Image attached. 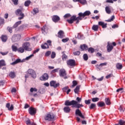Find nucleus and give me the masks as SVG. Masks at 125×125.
Wrapping results in <instances>:
<instances>
[{
    "instance_id": "40",
    "label": "nucleus",
    "mask_w": 125,
    "mask_h": 125,
    "mask_svg": "<svg viewBox=\"0 0 125 125\" xmlns=\"http://www.w3.org/2000/svg\"><path fill=\"white\" fill-rule=\"evenodd\" d=\"M114 19H115V16H112L110 19L107 20V21L111 22L112 21H114Z\"/></svg>"
},
{
    "instance_id": "15",
    "label": "nucleus",
    "mask_w": 125,
    "mask_h": 125,
    "mask_svg": "<svg viewBox=\"0 0 125 125\" xmlns=\"http://www.w3.org/2000/svg\"><path fill=\"white\" fill-rule=\"evenodd\" d=\"M58 37L60 38V39H63V38H65V34L64 32L62 30H60L59 31L58 33Z\"/></svg>"
},
{
    "instance_id": "25",
    "label": "nucleus",
    "mask_w": 125,
    "mask_h": 125,
    "mask_svg": "<svg viewBox=\"0 0 125 125\" xmlns=\"http://www.w3.org/2000/svg\"><path fill=\"white\" fill-rule=\"evenodd\" d=\"M32 57H34V54L30 55L28 57H27L25 59H24L21 62H24L25 60L27 61V60H30Z\"/></svg>"
},
{
    "instance_id": "31",
    "label": "nucleus",
    "mask_w": 125,
    "mask_h": 125,
    "mask_svg": "<svg viewBox=\"0 0 125 125\" xmlns=\"http://www.w3.org/2000/svg\"><path fill=\"white\" fill-rule=\"evenodd\" d=\"M9 77H10V78H11L12 79H14V78L16 77L15 72H11L9 73Z\"/></svg>"
},
{
    "instance_id": "62",
    "label": "nucleus",
    "mask_w": 125,
    "mask_h": 125,
    "mask_svg": "<svg viewBox=\"0 0 125 125\" xmlns=\"http://www.w3.org/2000/svg\"><path fill=\"white\" fill-rule=\"evenodd\" d=\"M65 18H69V17H71V14H66L64 16Z\"/></svg>"
},
{
    "instance_id": "43",
    "label": "nucleus",
    "mask_w": 125,
    "mask_h": 125,
    "mask_svg": "<svg viewBox=\"0 0 125 125\" xmlns=\"http://www.w3.org/2000/svg\"><path fill=\"white\" fill-rule=\"evenodd\" d=\"M88 52H90V53H93L94 52V49L92 47H90L88 49Z\"/></svg>"
},
{
    "instance_id": "53",
    "label": "nucleus",
    "mask_w": 125,
    "mask_h": 125,
    "mask_svg": "<svg viewBox=\"0 0 125 125\" xmlns=\"http://www.w3.org/2000/svg\"><path fill=\"white\" fill-rule=\"evenodd\" d=\"M91 101V100H85L84 102H85V104H86V105H89V104H90Z\"/></svg>"
},
{
    "instance_id": "56",
    "label": "nucleus",
    "mask_w": 125,
    "mask_h": 125,
    "mask_svg": "<svg viewBox=\"0 0 125 125\" xmlns=\"http://www.w3.org/2000/svg\"><path fill=\"white\" fill-rule=\"evenodd\" d=\"M68 41H69V39L68 38H66L62 39V42H67Z\"/></svg>"
},
{
    "instance_id": "49",
    "label": "nucleus",
    "mask_w": 125,
    "mask_h": 125,
    "mask_svg": "<svg viewBox=\"0 0 125 125\" xmlns=\"http://www.w3.org/2000/svg\"><path fill=\"white\" fill-rule=\"evenodd\" d=\"M72 83H73V84L72 85V87H74L78 84V83H77V81H73L72 82Z\"/></svg>"
},
{
    "instance_id": "51",
    "label": "nucleus",
    "mask_w": 125,
    "mask_h": 125,
    "mask_svg": "<svg viewBox=\"0 0 125 125\" xmlns=\"http://www.w3.org/2000/svg\"><path fill=\"white\" fill-rule=\"evenodd\" d=\"M33 91H35V92H37L38 91V89H37V88H30V92H33Z\"/></svg>"
},
{
    "instance_id": "60",
    "label": "nucleus",
    "mask_w": 125,
    "mask_h": 125,
    "mask_svg": "<svg viewBox=\"0 0 125 125\" xmlns=\"http://www.w3.org/2000/svg\"><path fill=\"white\" fill-rule=\"evenodd\" d=\"M13 109H14V106H13V104H11L8 110H9V111H13Z\"/></svg>"
},
{
    "instance_id": "7",
    "label": "nucleus",
    "mask_w": 125,
    "mask_h": 125,
    "mask_svg": "<svg viewBox=\"0 0 125 125\" xmlns=\"http://www.w3.org/2000/svg\"><path fill=\"white\" fill-rule=\"evenodd\" d=\"M27 74H28V75H30L33 79H36L37 78V74H36V71L34 70V69H28L27 70Z\"/></svg>"
},
{
    "instance_id": "63",
    "label": "nucleus",
    "mask_w": 125,
    "mask_h": 125,
    "mask_svg": "<svg viewBox=\"0 0 125 125\" xmlns=\"http://www.w3.org/2000/svg\"><path fill=\"white\" fill-rule=\"evenodd\" d=\"M111 77H113V74H110L108 75L105 77L106 79H110V78H111Z\"/></svg>"
},
{
    "instance_id": "16",
    "label": "nucleus",
    "mask_w": 125,
    "mask_h": 125,
    "mask_svg": "<svg viewBox=\"0 0 125 125\" xmlns=\"http://www.w3.org/2000/svg\"><path fill=\"white\" fill-rule=\"evenodd\" d=\"M29 113L30 115H32V116L35 115L36 113H37V110L35 108H34L33 107H30L29 109Z\"/></svg>"
},
{
    "instance_id": "47",
    "label": "nucleus",
    "mask_w": 125,
    "mask_h": 125,
    "mask_svg": "<svg viewBox=\"0 0 125 125\" xmlns=\"http://www.w3.org/2000/svg\"><path fill=\"white\" fill-rule=\"evenodd\" d=\"M79 2L82 4H85L86 3V0H80Z\"/></svg>"
},
{
    "instance_id": "55",
    "label": "nucleus",
    "mask_w": 125,
    "mask_h": 125,
    "mask_svg": "<svg viewBox=\"0 0 125 125\" xmlns=\"http://www.w3.org/2000/svg\"><path fill=\"white\" fill-rule=\"evenodd\" d=\"M67 56L65 55L64 54H63V55H62V60H63V61L66 60V59H67Z\"/></svg>"
},
{
    "instance_id": "22",
    "label": "nucleus",
    "mask_w": 125,
    "mask_h": 125,
    "mask_svg": "<svg viewBox=\"0 0 125 125\" xmlns=\"http://www.w3.org/2000/svg\"><path fill=\"white\" fill-rule=\"evenodd\" d=\"M116 68L118 70H122L123 69V64L119 62L116 64Z\"/></svg>"
},
{
    "instance_id": "9",
    "label": "nucleus",
    "mask_w": 125,
    "mask_h": 125,
    "mask_svg": "<svg viewBox=\"0 0 125 125\" xmlns=\"http://www.w3.org/2000/svg\"><path fill=\"white\" fill-rule=\"evenodd\" d=\"M21 39V35L20 34L14 35L12 36V42H17Z\"/></svg>"
},
{
    "instance_id": "29",
    "label": "nucleus",
    "mask_w": 125,
    "mask_h": 125,
    "mask_svg": "<svg viewBox=\"0 0 125 125\" xmlns=\"http://www.w3.org/2000/svg\"><path fill=\"white\" fill-rule=\"evenodd\" d=\"M98 25L95 24L93 25L92 27V29L93 30V31H95V32H97V31H98Z\"/></svg>"
},
{
    "instance_id": "39",
    "label": "nucleus",
    "mask_w": 125,
    "mask_h": 125,
    "mask_svg": "<svg viewBox=\"0 0 125 125\" xmlns=\"http://www.w3.org/2000/svg\"><path fill=\"white\" fill-rule=\"evenodd\" d=\"M83 58L84 60H85V61H87V60H88V56H87V54H84L83 55Z\"/></svg>"
},
{
    "instance_id": "3",
    "label": "nucleus",
    "mask_w": 125,
    "mask_h": 125,
    "mask_svg": "<svg viewBox=\"0 0 125 125\" xmlns=\"http://www.w3.org/2000/svg\"><path fill=\"white\" fill-rule=\"evenodd\" d=\"M90 14H91V13L89 11H86L83 13H79L78 14V18L80 20H83V18H84L85 16H89Z\"/></svg>"
},
{
    "instance_id": "6",
    "label": "nucleus",
    "mask_w": 125,
    "mask_h": 125,
    "mask_svg": "<svg viewBox=\"0 0 125 125\" xmlns=\"http://www.w3.org/2000/svg\"><path fill=\"white\" fill-rule=\"evenodd\" d=\"M54 118H55V115L53 113H49L45 116V120L50 122L51 121H54Z\"/></svg>"
},
{
    "instance_id": "10",
    "label": "nucleus",
    "mask_w": 125,
    "mask_h": 125,
    "mask_svg": "<svg viewBox=\"0 0 125 125\" xmlns=\"http://www.w3.org/2000/svg\"><path fill=\"white\" fill-rule=\"evenodd\" d=\"M48 78H49V76H48V74L47 73H44L40 78V80L41 81H47L48 80Z\"/></svg>"
},
{
    "instance_id": "42",
    "label": "nucleus",
    "mask_w": 125,
    "mask_h": 125,
    "mask_svg": "<svg viewBox=\"0 0 125 125\" xmlns=\"http://www.w3.org/2000/svg\"><path fill=\"white\" fill-rule=\"evenodd\" d=\"M50 54H51V51H47L45 54V56H46V57H48V56H49Z\"/></svg>"
},
{
    "instance_id": "28",
    "label": "nucleus",
    "mask_w": 125,
    "mask_h": 125,
    "mask_svg": "<svg viewBox=\"0 0 125 125\" xmlns=\"http://www.w3.org/2000/svg\"><path fill=\"white\" fill-rule=\"evenodd\" d=\"M1 40L3 42H5L7 41V37L5 35H2L1 37Z\"/></svg>"
},
{
    "instance_id": "38",
    "label": "nucleus",
    "mask_w": 125,
    "mask_h": 125,
    "mask_svg": "<svg viewBox=\"0 0 125 125\" xmlns=\"http://www.w3.org/2000/svg\"><path fill=\"white\" fill-rule=\"evenodd\" d=\"M79 91H80V86H77L75 89H74V92L75 93H78Z\"/></svg>"
},
{
    "instance_id": "26",
    "label": "nucleus",
    "mask_w": 125,
    "mask_h": 125,
    "mask_svg": "<svg viewBox=\"0 0 125 125\" xmlns=\"http://www.w3.org/2000/svg\"><path fill=\"white\" fill-rule=\"evenodd\" d=\"M20 62H23L22 61H21V59H18L16 60V61L11 63V65H15L18 63H20Z\"/></svg>"
},
{
    "instance_id": "44",
    "label": "nucleus",
    "mask_w": 125,
    "mask_h": 125,
    "mask_svg": "<svg viewBox=\"0 0 125 125\" xmlns=\"http://www.w3.org/2000/svg\"><path fill=\"white\" fill-rule=\"evenodd\" d=\"M55 56H56V54L55 52H52L51 55L52 59H54V58H55Z\"/></svg>"
},
{
    "instance_id": "30",
    "label": "nucleus",
    "mask_w": 125,
    "mask_h": 125,
    "mask_svg": "<svg viewBox=\"0 0 125 125\" xmlns=\"http://www.w3.org/2000/svg\"><path fill=\"white\" fill-rule=\"evenodd\" d=\"M25 51V49L23 47H21L18 49V52H20V53H23Z\"/></svg>"
},
{
    "instance_id": "27",
    "label": "nucleus",
    "mask_w": 125,
    "mask_h": 125,
    "mask_svg": "<svg viewBox=\"0 0 125 125\" xmlns=\"http://www.w3.org/2000/svg\"><path fill=\"white\" fill-rule=\"evenodd\" d=\"M21 23H22V21H17L13 25V28H17V27H18V26H19V25H20V24H21Z\"/></svg>"
},
{
    "instance_id": "59",
    "label": "nucleus",
    "mask_w": 125,
    "mask_h": 125,
    "mask_svg": "<svg viewBox=\"0 0 125 125\" xmlns=\"http://www.w3.org/2000/svg\"><path fill=\"white\" fill-rule=\"evenodd\" d=\"M12 1L15 5L18 4V0H12Z\"/></svg>"
},
{
    "instance_id": "35",
    "label": "nucleus",
    "mask_w": 125,
    "mask_h": 125,
    "mask_svg": "<svg viewBox=\"0 0 125 125\" xmlns=\"http://www.w3.org/2000/svg\"><path fill=\"white\" fill-rule=\"evenodd\" d=\"M105 102L106 105H110L111 104V102L110 101V99L109 98H105Z\"/></svg>"
},
{
    "instance_id": "58",
    "label": "nucleus",
    "mask_w": 125,
    "mask_h": 125,
    "mask_svg": "<svg viewBox=\"0 0 125 125\" xmlns=\"http://www.w3.org/2000/svg\"><path fill=\"white\" fill-rule=\"evenodd\" d=\"M73 54H74V55L79 56V55H80V54H81V52L80 51H77L76 52H74L73 53Z\"/></svg>"
},
{
    "instance_id": "33",
    "label": "nucleus",
    "mask_w": 125,
    "mask_h": 125,
    "mask_svg": "<svg viewBox=\"0 0 125 125\" xmlns=\"http://www.w3.org/2000/svg\"><path fill=\"white\" fill-rule=\"evenodd\" d=\"M77 38L79 40H84V37H83V35L82 34H78Z\"/></svg>"
},
{
    "instance_id": "24",
    "label": "nucleus",
    "mask_w": 125,
    "mask_h": 125,
    "mask_svg": "<svg viewBox=\"0 0 125 125\" xmlns=\"http://www.w3.org/2000/svg\"><path fill=\"white\" fill-rule=\"evenodd\" d=\"M64 112L65 113H70V111H71V108L69 106H65L63 108Z\"/></svg>"
},
{
    "instance_id": "34",
    "label": "nucleus",
    "mask_w": 125,
    "mask_h": 125,
    "mask_svg": "<svg viewBox=\"0 0 125 125\" xmlns=\"http://www.w3.org/2000/svg\"><path fill=\"white\" fill-rule=\"evenodd\" d=\"M12 49L13 51H15V52H16V51H18V48L14 45L12 46Z\"/></svg>"
},
{
    "instance_id": "18",
    "label": "nucleus",
    "mask_w": 125,
    "mask_h": 125,
    "mask_svg": "<svg viewBox=\"0 0 125 125\" xmlns=\"http://www.w3.org/2000/svg\"><path fill=\"white\" fill-rule=\"evenodd\" d=\"M98 24L99 25H100V26H102L103 29H105V28H107V23H104V22L99 21L98 22Z\"/></svg>"
},
{
    "instance_id": "21",
    "label": "nucleus",
    "mask_w": 125,
    "mask_h": 125,
    "mask_svg": "<svg viewBox=\"0 0 125 125\" xmlns=\"http://www.w3.org/2000/svg\"><path fill=\"white\" fill-rule=\"evenodd\" d=\"M81 49H82V50H87V49H88V47H87V45H86V44H83V45H81L80 46Z\"/></svg>"
},
{
    "instance_id": "54",
    "label": "nucleus",
    "mask_w": 125,
    "mask_h": 125,
    "mask_svg": "<svg viewBox=\"0 0 125 125\" xmlns=\"http://www.w3.org/2000/svg\"><path fill=\"white\" fill-rule=\"evenodd\" d=\"M119 110H120V112H121V113H124L125 112V109H124V108H123V106H122V105H120V106L119 107Z\"/></svg>"
},
{
    "instance_id": "2",
    "label": "nucleus",
    "mask_w": 125,
    "mask_h": 125,
    "mask_svg": "<svg viewBox=\"0 0 125 125\" xmlns=\"http://www.w3.org/2000/svg\"><path fill=\"white\" fill-rule=\"evenodd\" d=\"M67 21L69 24H73L74 21H76V24H79L80 19L79 17H77L76 16H73L70 18V20H67Z\"/></svg>"
},
{
    "instance_id": "57",
    "label": "nucleus",
    "mask_w": 125,
    "mask_h": 125,
    "mask_svg": "<svg viewBox=\"0 0 125 125\" xmlns=\"http://www.w3.org/2000/svg\"><path fill=\"white\" fill-rule=\"evenodd\" d=\"M33 12H34L35 14H36V13H39V9L37 8L33 9Z\"/></svg>"
},
{
    "instance_id": "5",
    "label": "nucleus",
    "mask_w": 125,
    "mask_h": 125,
    "mask_svg": "<svg viewBox=\"0 0 125 125\" xmlns=\"http://www.w3.org/2000/svg\"><path fill=\"white\" fill-rule=\"evenodd\" d=\"M16 14L18 16H21L18 18L19 20H22V19H24V17L25 16V15L24 14V13H22V10L19 9H17L16 11Z\"/></svg>"
},
{
    "instance_id": "37",
    "label": "nucleus",
    "mask_w": 125,
    "mask_h": 125,
    "mask_svg": "<svg viewBox=\"0 0 125 125\" xmlns=\"http://www.w3.org/2000/svg\"><path fill=\"white\" fill-rule=\"evenodd\" d=\"M30 4H31V1L30 0H27L24 2L25 6H28Z\"/></svg>"
},
{
    "instance_id": "46",
    "label": "nucleus",
    "mask_w": 125,
    "mask_h": 125,
    "mask_svg": "<svg viewBox=\"0 0 125 125\" xmlns=\"http://www.w3.org/2000/svg\"><path fill=\"white\" fill-rule=\"evenodd\" d=\"M76 100L77 101V102L78 103V104H80L79 103H81V102H82V98L78 97L76 98Z\"/></svg>"
},
{
    "instance_id": "32",
    "label": "nucleus",
    "mask_w": 125,
    "mask_h": 125,
    "mask_svg": "<svg viewBox=\"0 0 125 125\" xmlns=\"http://www.w3.org/2000/svg\"><path fill=\"white\" fill-rule=\"evenodd\" d=\"M97 105L98 107H103L105 105V103H104V102H100L98 103Z\"/></svg>"
},
{
    "instance_id": "14",
    "label": "nucleus",
    "mask_w": 125,
    "mask_h": 125,
    "mask_svg": "<svg viewBox=\"0 0 125 125\" xmlns=\"http://www.w3.org/2000/svg\"><path fill=\"white\" fill-rule=\"evenodd\" d=\"M52 20L55 23H57L58 21H60V17L57 15H54L52 17Z\"/></svg>"
},
{
    "instance_id": "61",
    "label": "nucleus",
    "mask_w": 125,
    "mask_h": 125,
    "mask_svg": "<svg viewBox=\"0 0 125 125\" xmlns=\"http://www.w3.org/2000/svg\"><path fill=\"white\" fill-rule=\"evenodd\" d=\"M68 86H65L64 88H62V91H63V92H66V91L68 90Z\"/></svg>"
},
{
    "instance_id": "12",
    "label": "nucleus",
    "mask_w": 125,
    "mask_h": 125,
    "mask_svg": "<svg viewBox=\"0 0 125 125\" xmlns=\"http://www.w3.org/2000/svg\"><path fill=\"white\" fill-rule=\"evenodd\" d=\"M75 114L77 116H79L82 119H84V116L82 113V111L79 109V108L77 109L75 111Z\"/></svg>"
},
{
    "instance_id": "1",
    "label": "nucleus",
    "mask_w": 125,
    "mask_h": 125,
    "mask_svg": "<svg viewBox=\"0 0 125 125\" xmlns=\"http://www.w3.org/2000/svg\"><path fill=\"white\" fill-rule=\"evenodd\" d=\"M64 105L65 106H72L73 108H77V109H80V108L83 107V105L78 104L77 101L75 100H72L70 102L69 101V100H67L65 101Z\"/></svg>"
},
{
    "instance_id": "4",
    "label": "nucleus",
    "mask_w": 125,
    "mask_h": 125,
    "mask_svg": "<svg viewBox=\"0 0 125 125\" xmlns=\"http://www.w3.org/2000/svg\"><path fill=\"white\" fill-rule=\"evenodd\" d=\"M30 46H31V44L29 42H25L22 44V47L24 50H26L27 51H32V48Z\"/></svg>"
},
{
    "instance_id": "17",
    "label": "nucleus",
    "mask_w": 125,
    "mask_h": 125,
    "mask_svg": "<svg viewBox=\"0 0 125 125\" xmlns=\"http://www.w3.org/2000/svg\"><path fill=\"white\" fill-rule=\"evenodd\" d=\"M107 52H110L113 49V48H114V47L113 46V45H112V44H111V43L108 42L107 43Z\"/></svg>"
},
{
    "instance_id": "20",
    "label": "nucleus",
    "mask_w": 125,
    "mask_h": 125,
    "mask_svg": "<svg viewBox=\"0 0 125 125\" xmlns=\"http://www.w3.org/2000/svg\"><path fill=\"white\" fill-rule=\"evenodd\" d=\"M41 47L42 49H46V48H49V47L47 43H45L41 45Z\"/></svg>"
},
{
    "instance_id": "36",
    "label": "nucleus",
    "mask_w": 125,
    "mask_h": 125,
    "mask_svg": "<svg viewBox=\"0 0 125 125\" xmlns=\"http://www.w3.org/2000/svg\"><path fill=\"white\" fill-rule=\"evenodd\" d=\"M5 62H4V60H2L0 61V67L5 66Z\"/></svg>"
},
{
    "instance_id": "48",
    "label": "nucleus",
    "mask_w": 125,
    "mask_h": 125,
    "mask_svg": "<svg viewBox=\"0 0 125 125\" xmlns=\"http://www.w3.org/2000/svg\"><path fill=\"white\" fill-rule=\"evenodd\" d=\"M119 124L120 125H125V121H124L122 120H120L119 122Z\"/></svg>"
},
{
    "instance_id": "64",
    "label": "nucleus",
    "mask_w": 125,
    "mask_h": 125,
    "mask_svg": "<svg viewBox=\"0 0 125 125\" xmlns=\"http://www.w3.org/2000/svg\"><path fill=\"white\" fill-rule=\"evenodd\" d=\"M26 125H31L32 123H31V120H30V119H28L26 121Z\"/></svg>"
},
{
    "instance_id": "11",
    "label": "nucleus",
    "mask_w": 125,
    "mask_h": 125,
    "mask_svg": "<svg viewBox=\"0 0 125 125\" xmlns=\"http://www.w3.org/2000/svg\"><path fill=\"white\" fill-rule=\"evenodd\" d=\"M50 86H52L54 88H56L59 86L60 84L59 83H56V81H52L50 82Z\"/></svg>"
},
{
    "instance_id": "52",
    "label": "nucleus",
    "mask_w": 125,
    "mask_h": 125,
    "mask_svg": "<svg viewBox=\"0 0 125 125\" xmlns=\"http://www.w3.org/2000/svg\"><path fill=\"white\" fill-rule=\"evenodd\" d=\"M3 24H4V19H0V26H1V25H2Z\"/></svg>"
},
{
    "instance_id": "23",
    "label": "nucleus",
    "mask_w": 125,
    "mask_h": 125,
    "mask_svg": "<svg viewBox=\"0 0 125 125\" xmlns=\"http://www.w3.org/2000/svg\"><path fill=\"white\" fill-rule=\"evenodd\" d=\"M42 33H46L47 32V30H48V27L46 25H45L42 28Z\"/></svg>"
},
{
    "instance_id": "45",
    "label": "nucleus",
    "mask_w": 125,
    "mask_h": 125,
    "mask_svg": "<svg viewBox=\"0 0 125 125\" xmlns=\"http://www.w3.org/2000/svg\"><path fill=\"white\" fill-rule=\"evenodd\" d=\"M92 102H97L99 101V98H94L92 99Z\"/></svg>"
},
{
    "instance_id": "8",
    "label": "nucleus",
    "mask_w": 125,
    "mask_h": 125,
    "mask_svg": "<svg viewBox=\"0 0 125 125\" xmlns=\"http://www.w3.org/2000/svg\"><path fill=\"white\" fill-rule=\"evenodd\" d=\"M60 77L63 78V79H67V73H66V71L64 69H61L60 70Z\"/></svg>"
},
{
    "instance_id": "41",
    "label": "nucleus",
    "mask_w": 125,
    "mask_h": 125,
    "mask_svg": "<svg viewBox=\"0 0 125 125\" xmlns=\"http://www.w3.org/2000/svg\"><path fill=\"white\" fill-rule=\"evenodd\" d=\"M96 107V104H91L89 106V109H93Z\"/></svg>"
},
{
    "instance_id": "50",
    "label": "nucleus",
    "mask_w": 125,
    "mask_h": 125,
    "mask_svg": "<svg viewBox=\"0 0 125 125\" xmlns=\"http://www.w3.org/2000/svg\"><path fill=\"white\" fill-rule=\"evenodd\" d=\"M104 66H107V62H105L104 63H102L99 65L100 67H104Z\"/></svg>"
},
{
    "instance_id": "13",
    "label": "nucleus",
    "mask_w": 125,
    "mask_h": 125,
    "mask_svg": "<svg viewBox=\"0 0 125 125\" xmlns=\"http://www.w3.org/2000/svg\"><path fill=\"white\" fill-rule=\"evenodd\" d=\"M67 64L68 66H71L72 67L73 66H75L76 62L74 60H69L67 61Z\"/></svg>"
},
{
    "instance_id": "19",
    "label": "nucleus",
    "mask_w": 125,
    "mask_h": 125,
    "mask_svg": "<svg viewBox=\"0 0 125 125\" xmlns=\"http://www.w3.org/2000/svg\"><path fill=\"white\" fill-rule=\"evenodd\" d=\"M105 12L107 14H110L111 12H112L111 11V8L109 6L105 7Z\"/></svg>"
}]
</instances>
